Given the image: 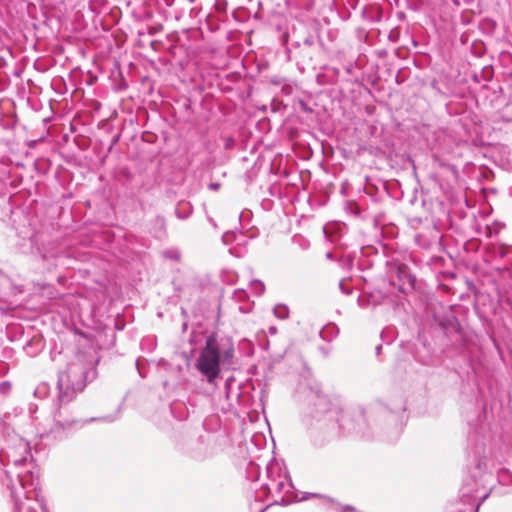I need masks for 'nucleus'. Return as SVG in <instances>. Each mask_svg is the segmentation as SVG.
I'll return each mask as SVG.
<instances>
[{
	"instance_id": "f257e3e1",
	"label": "nucleus",
	"mask_w": 512,
	"mask_h": 512,
	"mask_svg": "<svg viewBox=\"0 0 512 512\" xmlns=\"http://www.w3.org/2000/svg\"><path fill=\"white\" fill-rule=\"evenodd\" d=\"M90 374L94 375L91 363L86 362L82 357L69 363L67 368L59 373L57 382L59 404L53 412L54 424L49 430L53 438L62 439L71 431L96 420V418L85 420L77 418L68 405L76 394L85 388Z\"/></svg>"
},
{
	"instance_id": "f03ea898",
	"label": "nucleus",
	"mask_w": 512,
	"mask_h": 512,
	"mask_svg": "<svg viewBox=\"0 0 512 512\" xmlns=\"http://www.w3.org/2000/svg\"><path fill=\"white\" fill-rule=\"evenodd\" d=\"M30 446L22 438L16 440V446L0 451V462L3 465L13 464L14 471L7 470L6 476L9 479L11 496L14 499L18 512H37L34 507L27 506L21 501L22 497L29 499L30 493L37 490L39 486L38 474L33 471L34 464L28 462Z\"/></svg>"
},
{
	"instance_id": "7ed1b4c3",
	"label": "nucleus",
	"mask_w": 512,
	"mask_h": 512,
	"mask_svg": "<svg viewBox=\"0 0 512 512\" xmlns=\"http://www.w3.org/2000/svg\"><path fill=\"white\" fill-rule=\"evenodd\" d=\"M234 346L226 341H219L214 335L207 337L204 347L200 350L195 367L209 384L220 377L221 368H229L233 363Z\"/></svg>"
},
{
	"instance_id": "20e7f679",
	"label": "nucleus",
	"mask_w": 512,
	"mask_h": 512,
	"mask_svg": "<svg viewBox=\"0 0 512 512\" xmlns=\"http://www.w3.org/2000/svg\"><path fill=\"white\" fill-rule=\"evenodd\" d=\"M268 482L263 485V488L274 497V503L288 504L290 502L289 494L292 493L293 484L287 473L281 472V467L278 464H270L267 466Z\"/></svg>"
},
{
	"instance_id": "39448f33",
	"label": "nucleus",
	"mask_w": 512,
	"mask_h": 512,
	"mask_svg": "<svg viewBox=\"0 0 512 512\" xmlns=\"http://www.w3.org/2000/svg\"><path fill=\"white\" fill-rule=\"evenodd\" d=\"M397 275H398V278L400 280H402L403 282H409L411 283L413 278L411 276V274L409 273L408 271V268L406 265L404 264H399L397 266Z\"/></svg>"
},
{
	"instance_id": "423d86ee",
	"label": "nucleus",
	"mask_w": 512,
	"mask_h": 512,
	"mask_svg": "<svg viewBox=\"0 0 512 512\" xmlns=\"http://www.w3.org/2000/svg\"><path fill=\"white\" fill-rule=\"evenodd\" d=\"M273 313L275 317L281 320H285L289 317V309L284 304H277L273 309Z\"/></svg>"
},
{
	"instance_id": "0eeeda50",
	"label": "nucleus",
	"mask_w": 512,
	"mask_h": 512,
	"mask_svg": "<svg viewBox=\"0 0 512 512\" xmlns=\"http://www.w3.org/2000/svg\"><path fill=\"white\" fill-rule=\"evenodd\" d=\"M250 287L253 290L254 294L257 296L262 295L265 290V286H264L263 282H261L260 280L251 281Z\"/></svg>"
},
{
	"instance_id": "6e6552de",
	"label": "nucleus",
	"mask_w": 512,
	"mask_h": 512,
	"mask_svg": "<svg viewBox=\"0 0 512 512\" xmlns=\"http://www.w3.org/2000/svg\"><path fill=\"white\" fill-rule=\"evenodd\" d=\"M475 491H476V490H474V489H470V488L468 487V484H467V483H465V484L463 485V487L461 488V490H460L461 497H462L463 499H465L464 501H469V499H470V498L474 497V494H473V493H474Z\"/></svg>"
},
{
	"instance_id": "1a4fd4ad",
	"label": "nucleus",
	"mask_w": 512,
	"mask_h": 512,
	"mask_svg": "<svg viewBox=\"0 0 512 512\" xmlns=\"http://www.w3.org/2000/svg\"><path fill=\"white\" fill-rule=\"evenodd\" d=\"M499 479L501 482L507 484L510 480L512 481V474L508 470H502L499 473Z\"/></svg>"
},
{
	"instance_id": "9d476101",
	"label": "nucleus",
	"mask_w": 512,
	"mask_h": 512,
	"mask_svg": "<svg viewBox=\"0 0 512 512\" xmlns=\"http://www.w3.org/2000/svg\"><path fill=\"white\" fill-rule=\"evenodd\" d=\"M11 390V383L9 381L0 382V394L6 395Z\"/></svg>"
},
{
	"instance_id": "9b49d317",
	"label": "nucleus",
	"mask_w": 512,
	"mask_h": 512,
	"mask_svg": "<svg viewBox=\"0 0 512 512\" xmlns=\"http://www.w3.org/2000/svg\"><path fill=\"white\" fill-rule=\"evenodd\" d=\"M339 287L343 294L350 295L352 293V289L349 287H346L343 280L340 281Z\"/></svg>"
},
{
	"instance_id": "f8f14e48",
	"label": "nucleus",
	"mask_w": 512,
	"mask_h": 512,
	"mask_svg": "<svg viewBox=\"0 0 512 512\" xmlns=\"http://www.w3.org/2000/svg\"><path fill=\"white\" fill-rule=\"evenodd\" d=\"M233 233L231 232H226L223 237H222V240L225 244H229L233 238Z\"/></svg>"
},
{
	"instance_id": "ddd939ff",
	"label": "nucleus",
	"mask_w": 512,
	"mask_h": 512,
	"mask_svg": "<svg viewBox=\"0 0 512 512\" xmlns=\"http://www.w3.org/2000/svg\"><path fill=\"white\" fill-rule=\"evenodd\" d=\"M490 492L485 493L483 496H481L480 501L477 503L474 512H478L480 505L489 497Z\"/></svg>"
},
{
	"instance_id": "4468645a",
	"label": "nucleus",
	"mask_w": 512,
	"mask_h": 512,
	"mask_svg": "<svg viewBox=\"0 0 512 512\" xmlns=\"http://www.w3.org/2000/svg\"><path fill=\"white\" fill-rule=\"evenodd\" d=\"M341 511L342 512L355 511V508L353 506H350V505H345V506L341 507Z\"/></svg>"
},
{
	"instance_id": "2eb2a0df",
	"label": "nucleus",
	"mask_w": 512,
	"mask_h": 512,
	"mask_svg": "<svg viewBox=\"0 0 512 512\" xmlns=\"http://www.w3.org/2000/svg\"><path fill=\"white\" fill-rule=\"evenodd\" d=\"M368 302L372 303L373 305H377L378 303H380V301L378 299H374L373 295L368 297Z\"/></svg>"
},
{
	"instance_id": "dca6fc26",
	"label": "nucleus",
	"mask_w": 512,
	"mask_h": 512,
	"mask_svg": "<svg viewBox=\"0 0 512 512\" xmlns=\"http://www.w3.org/2000/svg\"><path fill=\"white\" fill-rule=\"evenodd\" d=\"M167 256L172 258V259H175V260H178L179 259V255L177 252H170V253H167Z\"/></svg>"
},
{
	"instance_id": "f3484780",
	"label": "nucleus",
	"mask_w": 512,
	"mask_h": 512,
	"mask_svg": "<svg viewBox=\"0 0 512 512\" xmlns=\"http://www.w3.org/2000/svg\"><path fill=\"white\" fill-rule=\"evenodd\" d=\"M269 333L271 335H275L277 333V328L275 326H270L269 327Z\"/></svg>"
},
{
	"instance_id": "a211bd4d",
	"label": "nucleus",
	"mask_w": 512,
	"mask_h": 512,
	"mask_svg": "<svg viewBox=\"0 0 512 512\" xmlns=\"http://www.w3.org/2000/svg\"><path fill=\"white\" fill-rule=\"evenodd\" d=\"M245 295V292L244 291H239V292H235V296L238 298V299H242V297Z\"/></svg>"
},
{
	"instance_id": "6ab92c4d",
	"label": "nucleus",
	"mask_w": 512,
	"mask_h": 512,
	"mask_svg": "<svg viewBox=\"0 0 512 512\" xmlns=\"http://www.w3.org/2000/svg\"><path fill=\"white\" fill-rule=\"evenodd\" d=\"M219 186H220V185H219L218 183H211L209 187H210L211 189H213V190H217V189L219 188Z\"/></svg>"
},
{
	"instance_id": "aec40b11",
	"label": "nucleus",
	"mask_w": 512,
	"mask_h": 512,
	"mask_svg": "<svg viewBox=\"0 0 512 512\" xmlns=\"http://www.w3.org/2000/svg\"><path fill=\"white\" fill-rule=\"evenodd\" d=\"M326 258L329 259V260H332L333 259V254L332 252H327L326 254Z\"/></svg>"
},
{
	"instance_id": "412c9836",
	"label": "nucleus",
	"mask_w": 512,
	"mask_h": 512,
	"mask_svg": "<svg viewBox=\"0 0 512 512\" xmlns=\"http://www.w3.org/2000/svg\"><path fill=\"white\" fill-rule=\"evenodd\" d=\"M381 348H382V347H381V345H379V346H377V347H376V353H377V354H379V353H380Z\"/></svg>"
},
{
	"instance_id": "4be33fe9",
	"label": "nucleus",
	"mask_w": 512,
	"mask_h": 512,
	"mask_svg": "<svg viewBox=\"0 0 512 512\" xmlns=\"http://www.w3.org/2000/svg\"><path fill=\"white\" fill-rule=\"evenodd\" d=\"M366 296H363L362 298L359 299V303L361 304L362 300L365 299Z\"/></svg>"
},
{
	"instance_id": "5701e85b",
	"label": "nucleus",
	"mask_w": 512,
	"mask_h": 512,
	"mask_svg": "<svg viewBox=\"0 0 512 512\" xmlns=\"http://www.w3.org/2000/svg\"><path fill=\"white\" fill-rule=\"evenodd\" d=\"M320 401L326 404L325 398H320Z\"/></svg>"
},
{
	"instance_id": "b1692460",
	"label": "nucleus",
	"mask_w": 512,
	"mask_h": 512,
	"mask_svg": "<svg viewBox=\"0 0 512 512\" xmlns=\"http://www.w3.org/2000/svg\"><path fill=\"white\" fill-rule=\"evenodd\" d=\"M311 495H312V496H314V497H322V496H321V495H319V494H311Z\"/></svg>"
},
{
	"instance_id": "393cba45",
	"label": "nucleus",
	"mask_w": 512,
	"mask_h": 512,
	"mask_svg": "<svg viewBox=\"0 0 512 512\" xmlns=\"http://www.w3.org/2000/svg\"><path fill=\"white\" fill-rule=\"evenodd\" d=\"M42 509H43V512H48L44 507H42Z\"/></svg>"
},
{
	"instance_id": "a878e982",
	"label": "nucleus",
	"mask_w": 512,
	"mask_h": 512,
	"mask_svg": "<svg viewBox=\"0 0 512 512\" xmlns=\"http://www.w3.org/2000/svg\"><path fill=\"white\" fill-rule=\"evenodd\" d=\"M266 508H263L260 512H264Z\"/></svg>"
}]
</instances>
